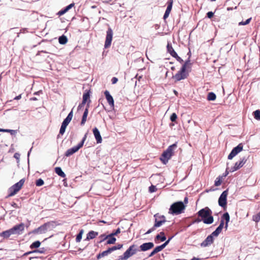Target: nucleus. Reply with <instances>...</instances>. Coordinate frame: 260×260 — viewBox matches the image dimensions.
Listing matches in <instances>:
<instances>
[{
	"label": "nucleus",
	"instance_id": "nucleus-40",
	"mask_svg": "<svg viewBox=\"0 0 260 260\" xmlns=\"http://www.w3.org/2000/svg\"><path fill=\"white\" fill-rule=\"evenodd\" d=\"M44 183V181L42 179H39L36 181V185L37 186H41L43 185Z\"/></svg>",
	"mask_w": 260,
	"mask_h": 260
},
{
	"label": "nucleus",
	"instance_id": "nucleus-61",
	"mask_svg": "<svg viewBox=\"0 0 260 260\" xmlns=\"http://www.w3.org/2000/svg\"><path fill=\"white\" fill-rule=\"evenodd\" d=\"M183 203L186 206V204L188 203V198L187 197L184 198V202Z\"/></svg>",
	"mask_w": 260,
	"mask_h": 260
},
{
	"label": "nucleus",
	"instance_id": "nucleus-56",
	"mask_svg": "<svg viewBox=\"0 0 260 260\" xmlns=\"http://www.w3.org/2000/svg\"><path fill=\"white\" fill-rule=\"evenodd\" d=\"M214 15V13L212 12H208L207 14V17L209 18H211Z\"/></svg>",
	"mask_w": 260,
	"mask_h": 260
},
{
	"label": "nucleus",
	"instance_id": "nucleus-62",
	"mask_svg": "<svg viewBox=\"0 0 260 260\" xmlns=\"http://www.w3.org/2000/svg\"><path fill=\"white\" fill-rule=\"evenodd\" d=\"M177 60L179 61L180 63H182L183 61V60L179 57V56H177L176 58Z\"/></svg>",
	"mask_w": 260,
	"mask_h": 260
},
{
	"label": "nucleus",
	"instance_id": "nucleus-30",
	"mask_svg": "<svg viewBox=\"0 0 260 260\" xmlns=\"http://www.w3.org/2000/svg\"><path fill=\"white\" fill-rule=\"evenodd\" d=\"M160 240L161 241H164L166 240V237L165 236V233L163 232L160 233V234L156 235L155 240Z\"/></svg>",
	"mask_w": 260,
	"mask_h": 260
},
{
	"label": "nucleus",
	"instance_id": "nucleus-34",
	"mask_svg": "<svg viewBox=\"0 0 260 260\" xmlns=\"http://www.w3.org/2000/svg\"><path fill=\"white\" fill-rule=\"evenodd\" d=\"M252 219L256 222L260 221V212L253 215L252 217Z\"/></svg>",
	"mask_w": 260,
	"mask_h": 260
},
{
	"label": "nucleus",
	"instance_id": "nucleus-18",
	"mask_svg": "<svg viewBox=\"0 0 260 260\" xmlns=\"http://www.w3.org/2000/svg\"><path fill=\"white\" fill-rule=\"evenodd\" d=\"M93 133L98 143H101L102 141V138L100 133L96 127L93 129Z\"/></svg>",
	"mask_w": 260,
	"mask_h": 260
},
{
	"label": "nucleus",
	"instance_id": "nucleus-26",
	"mask_svg": "<svg viewBox=\"0 0 260 260\" xmlns=\"http://www.w3.org/2000/svg\"><path fill=\"white\" fill-rule=\"evenodd\" d=\"M191 63L190 62V60L188 59L186 60L184 63L183 64L181 69H182V71L185 70L188 72V69L190 68Z\"/></svg>",
	"mask_w": 260,
	"mask_h": 260
},
{
	"label": "nucleus",
	"instance_id": "nucleus-13",
	"mask_svg": "<svg viewBox=\"0 0 260 260\" xmlns=\"http://www.w3.org/2000/svg\"><path fill=\"white\" fill-rule=\"evenodd\" d=\"M213 236H212L211 235H210L202 243H201V246L203 247L209 246L213 243Z\"/></svg>",
	"mask_w": 260,
	"mask_h": 260
},
{
	"label": "nucleus",
	"instance_id": "nucleus-31",
	"mask_svg": "<svg viewBox=\"0 0 260 260\" xmlns=\"http://www.w3.org/2000/svg\"><path fill=\"white\" fill-rule=\"evenodd\" d=\"M58 41L60 44H65L67 43L68 39L66 36L62 35L59 38Z\"/></svg>",
	"mask_w": 260,
	"mask_h": 260
},
{
	"label": "nucleus",
	"instance_id": "nucleus-54",
	"mask_svg": "<svg viewBox=\"0 0 260 260\" xmlns=\"http://www.w3.org/2000/svg\"><path fill=\"white\" fill-rule=\"evenodd\" d=\"M221 181L220 180V179H218V180L217 179L216 180H215V185L216 186H218L221 184Z\"/></svg>",
	"mask_w": 260,
	"mask_h": 260
},
{
	"label": "nucleus",
	"instance_id": "nucleus-36",
	"mask_svg": "<svg viewBox=\"0 0 260 260\" xmlns=\"http://www.w3.org/2000/svg\"><path fill=\"white\" fill-rule=\"evenodd\" d=\"M253 113L254 118L258 120H260V111L258 110H256Z\"/></svg>",
	"mask_w": 260,
	"mask_h": 260
},
{
	"label": "nucleus",
	"instance_id": "nucleus-6",
	"mask_svg": "<svg viewBox=\"0 0 260 260\" xmlns=\"http://www.w3.org/2000/svg\"><path fill=\"white\" fill-rule=\"evenodd\" d=\"M187 76L188 71L185 70L182 71V69H181L173 77V78L175 79L176 81H179L181 80L186 78Z\"/></svg>",
	"mask_w": 260,
	"mask_h": 260
},
{
	"label": "nucleus",
	"instance_id": "nucleus-5",
	"mask_svg": "<svg viewBox=\"0 0 260 260\" xmlns=\"http://www.w3.org/2000/svg\"><path fill=\"white\" fill-rule=\"evenodd\" d=\"M24 180L22 179L18 182L15 183L14 185L11 186L9 189V196L12 197L16 194L17 192L19 191L21 188L22 186L24 184Z\"/></svg>",
	"mask_w": 260,
	"mask_h": 260
},
{
	"label": "nucleus",
	"instance_id": "nucleus-3",
	"mask_svg": "<svg viewBox=\"0 0 260 260\" xmlns=\"http://www.w3.org/2000/svg\"><path fill=\"white\" fill-rule=\"evenodd\" d=\"M177 148V144L176 143L170 146L168 149L163 152L160 159L164 164H166L169 159H170L171 156L174 154V150Z\"/></svg>",
	"mask_w": 260,
	"mask_h": 260
},
{
	"label": "nucleus",
	"instance_id": "nucleus-4",
	"mask_svg": "<svg viewBox=\"0 0 260 260\" xmlns=\"http://www.w3.org/2000/svg\"><path fill=\"white\" fill-rule=\"evenodd\" d=\"M54 224L51 222H47L37 228L31 232L34 234H43L50 231L53 228Z\"/></svg>",
	"mask_w": 260,
	"mask_h": 260
},
{
	"label": "nucleus",
	"instance_id": "nucleus-46",
	"mask_svg": "<svg viewBox=\"0 0 260 260\" xmlns=\"http://www.w3.org/2000/svg\"><path fill=\"white\" fill-rule=\"evenodd\" d=\"M177 118V116L176 113H173L170 117V119L172 122L175 121Z\"/></svg>",
	"mask_w": 260,
	"mask_h": 260
},
{
	"label": "nucleus",
	"instance_id": "nucleus-21",
	"mask_svg": "<svg viewBox=\"0 0 260 260\" xmlns=\"http://www.w3.org/2000/svg\"><path fill=\"white\" fill-rule=\"evenodd\" d=\"M88 107H89V105H88V104H87V106L86 108V109H85V111L84 112V113H83V115L82 116V120L81 122V125H84L85 122L86 121L88 113Z\"/></svg>",
	"mask_w": 260,
	"mask_h": 260
},
{
	"label": "nucleus",
	"instance_id": "nucleus-59",
	"mask_svg": "<svg viewBox=\"0 0 260 260\" xmlns=\"http://www.w3.org/2000/svg\"><path fill=\"white\" fill-rule=\"evenodd\" d=\"M118 81V79L116 77H113L112 79V84H115L117 83V82Z\"/></svg>",
	"mask_w": 260,
	"mask_h": 260
},
{
	"label": "nucleus",
	"instance_id": "nucleus-24",
	"mask_svg": "<svg viewBox=\"0 0 260 260\" xmlns=\"http://www.w3.org/2000/svg\"><path fill=\"white\" fill-rule=\"evenodd\" d=\"M222 218L223 220V219L225 220V229L226 230L228 229V223L230 221V215L228 212H226L224 213L222 215Z\"/></svg>",
	"mask_w": 260,
	"mask_h": 260
},
{
	"label": "nucleus",
	"instance_id": "nucleus-41",
	"mask_svg": "<svg viewBox=\"0 0 260 260\" xmlns=\"http://www.w3.org/2000/svg\"><path fill=\"white\" fill-rule=\"evenodd\" d=\"M89 93L88 92L84 93L83 95V100L87 101L89 99Z\"/></svg>",
	"mask_w": 260,
	"mask_h": 260
},
{
	"label": "nucleus",
	"instance_id": "nucleus-48",
	"mask_svg": "<svg viewBox=\"0 0 260 260\" xmlns=\"http://www.w3.org/2000/svg\"><path fill=\"white\" fill-rule=\"evenodd\" d=\"M87 135V133L85 134V135H84V137L83 138V139L82 140V141L80 143L78 144L79 145H81V147H82V146H83V144L84 143V142H85V141L86 139Z\"/></svg>",
	"mask_w": 260,
	"mask_h": 260
},
{
	"label": "nucleus",
	"instance_id": "nucleus-7",
	"mask_svg": "<svg viewBox=\"0 0 260 260\" xmlns=\"http://www.w3.org/2000/svg\"><path fill=\"white\" fill-rule=\"evenodd\" d=\"M243 145L242 143H240L237 146L234 148L231 153L228 155V159H232L235 157L236 155H237L239 153H240L243 150Z\"/></svg>",
	"mask_w": 260,
	"mask_h": 260
},
{
	"label": "nucleus",
	"instance_id": "nucleus-25",
	"mask_svg": "<svg viewBox=\"0 0 260 260\" xmlns=\"http://www.w3.org/2000/svg\"><path fill=\"white\" fill-rule=\"evenodd\" d=\"M13 233L11 229L3 232L0 234V236L5 238H8Z\"/></svg>",
	"mask_w": 260,
	"mask_h": 260
},
{
	"label": "nucleus",
	"instance_id": "nucleus-1",
	"mask_svg": "<svg viewBox=\"0 0 260 260\" xmlns=\"http://www.w3.org/2000/svg\"><path fill=\"white\" fill-rule=\"evenodd\" d=\"M212 213V211L208 207H205L198 212V216L202 218L205 224H211L213 222L214 219Z\"/></svg>",
	"mask_w": 260,
	"mask_h": 260
},
{
	"label": "nucleus",
	"instance_id": "nucleus-64",
	"mask_svg": "<svg viewBox=\"0 0 260 260\" xmlns=\"http://www.w3.org/2000/svg\"><path fill=\"white\" fill-rule=\"evenodd\" d=\"M21 95L20 94V95H18V96H16L14 99V100H18L20 99H21Z\"/></svg>",
	"mask_w": 260,
	"mask_h": 260
},
{
	"label": "nucleus",
	"instance_id": "nucleus-19",
	"mask_svg": "<svg viewBox=\"0 0 260 260\" xmlns=\"http://www.w3.org/2000/svg\"><path fill=\"white\" fill-rule=\"evenodd\" d=\"M161 220H158V218L155 219V223L154 224V228L156 229V228L160 226L163 223H164L166 221V217H161Z\"/></svg>",
	"mask_w": 260,
	"mask_h": 260
},
{
	"label": "nucleus",
	"instance_id": "nucleus-22",
	"mask_svg": "<svg viewBox=\"0 0 260 260\" xmlns=\"http://www.w3.org/2000/svg\"><path fill=\"white\" fill-rule=\"evenodd\" d=\"M74 6V4L72 3L68 5L67 7H66L64 9L59 11L58 12V15L59 16H61L65 14L67 12H68L70 9H71L72 7H73Z\"/></svg>",
	"mask_w": 260,
	"mask_h": 260
},
{
	"label": "nucleus",
	"instance_id": "nucleus-35",
	"mask_svg": "<svg viewBox=\"0 0 260 260\" xmlns=\"http://www.w3.org/2000/svg\"><path fill=\"white\" fill-rule=\"evenodd\" d=\"M122 246L123 245L122 244H118L117 246H113L111 248H109V249L111 252H112L114 250L121 249L122 247Z\"/></svg>",
	"mask_w": 260,
	"mask_h": 260
},
{
	"label": "nucleus",
	"instance_id": "nucleus-44",
	"mask_svg": "<svg viewBox=\"0 0 260 260\" xmlns=\"http://www.w3.org/2000/svg\"><path fill=\"white\" fill-rule=\"evenodd\" d=\"M99 238L101 239L100 242L101 243L103 241H104V240H105L106 239H108V236H106V235H104V234L101 235L99 237Z\"/></svg>",
	"mask_w": 260,
	"mask_h": 260
},
{
	"label": "nucleus",
	"instance_id": "nucleus-57",
	"mask_svg": "<svg viewBox=\"0 0 260 260\" xmlns=\"http://www.w3.org/2000/svg\"><path fill=\"white\" fill-rule=\"evenodd\" d=\"M167 48L169 52L171 54V52L172 51V50H174L173 48L171 46H170L169 44H168Z\"/></svg>",
	"mask_w": 260,
	"mask_h": 260
},
{
	"label": "nucleus",
	"instance_id": "nucleus-14",
	"mask_svg": "<svg viewBox=\"0 0 260 260\" xmlns=\"http://www.w3.org/2000/svg\"><path fill=\"white\" fill-rule=\"evenodd\" d=\"M81 148V145L78 144L77 146L68 149L66 152L65 155L67 157H69L77 152Z\"/></svg>",
	"mask_w": 260,
	"mask_h": 260
},
{
	"label": "nucleus",
	"instance_id": "nucleus-28",
	"mask_svg": "<svg viewBox=\"0 0 260 260\" xmlns=\"http://www.w3.org/2000/svg\"><path fill=\"white\" fill-rule=\"evenodd\" d=\"M111 253L110 249L109 248L108 249H107V250H105V251H104L103 252H102V253H99L98 255H97V258L98 259H100L101 258V257H104V256H107L108 254H109V253Z\"/></svg>",
	"mask_w": 260,
	"mask_h": 260
},
{
	"label": "nucleus",
	"instance_id": "nucleus-50",
	"mask_svg": "<svg viewBox=\"0 0 260 260\" xmlns=\"http://www.w3.org/2000/svg\"><path fill=\"white\" fill-rule=\"evenodd\" d=\"M154 217H155V219L156 218H158V220H162L161 219V217H165V216L164 215H159V214H156L154 215Z\"/></svg>",
	"mask_w": 260,
	"mask_h": 260
},
{
	"label": "nucleus",
	"instance_id": "nucleus-53",
	"mask_svg": "<svg viewBox=\"0 0 260 260\" xmlns=\"http://www.w3.org/2000/svg\"><path fill=\"white\" fill-rule=\"evenodd\" d=\"M5 132H9L10 133L11 135H14L16 133V131L15 130H12V129H6V131H5Z\"/></svg>",
	"mask_w": 260,
	"mask_h": 260
},
{
	"label": "nucleus",
	"instance_id": "nucleus-27",
	"mask_svg": "<svg viewBox=\"0 0 260 260\" xmlns=\"http://www.w3.org/2000/svg\"><path fill=\"white\" fill-rule=\"evenodd\" d=\"M55 173L58 175H59V176L61 177H66V174H64V173L62 171L61 168L60 167H56L55 168Z\"/></svg>",
	"mask_w": 260,
	"mask_h": 260
},
{
	"label": "nucleus",
	"instance_id": "nucleus-52",
	"mask_svg": "<svg viewBox=\"0 0 260 260\" xmlns=\"http://www.w3.org/2000/svg\"><path fill=\"white\" fill-rule=\"evenodd\" d=\"M120 233V229H119V228H118V229H117L116 230V231L115 232H114V233H113L111 234V236H115V235H117L118 234H119V233Z\"/></svg>",
	"mask_w": 260,
	"mask_h": 260
},
{
	"label": "nucleus",
	"instance_id": "nucleus-32",
	"mask_svg": "<svg viewBox=\"0 0 260 260\" xmlns=\"http://www.w3.org/2000/svg\"><path fill=\"white\" fill-rule=\"evenodd\" d=\"M216 98L215 94L214 92H210L208 94L207 99L208 101H214Z\"/></svg>",
	"mask_w": 260,
	"mask_h": 260
},
{
	"label": "nucleus",
	"instance_id": "nucleus-33",
	"mask_svg": "<svg viewBox=\"0 0 260 260\" xmlns=\"http://www.w3.org/2000/svg\"><path fill=\"white\" fill-rule=\"evenodd\" d=\"M40 245H41L40 242L39 241H36L32 243V244L30 245V247L31 249L36 248H38L40 246Z\"/></svg>",
	"mask_w": 260,
	"mask_h": 260
},
{
	"label": "nucleus",
	"instance_id": "nucleus-60",
	"mask_svg": "<svg viewBox=\"0 0 260 260\" xmlns=\"http://www.w3.org/2000/svg\"><path fill=\"white\" fill-rule=\"evenodd\" d=\"M169 241L167 240V241H166L164 244H162L161 245L162 246V247L164 248H165L166 247V246L169 244Z\"/></svg>",
	"mask_w": 260,
	"mask_h": 260
},
{
	"label": "nucleus",
	"instance_id": "nucleus-20",
	"mask_svg": "<svg viewBox=\"0 0 260 260\" xmlns=\"http://www.w3.org/2000/svg\"><path fill=\"white\" fill-rule=\"evenodd\" d=\"M73 111H72L69 113V114H68L67 117L64 119V120L63 121L62 123L67 126L69 124V123L71 121V120L73 118Z\"/></svg>",
	"mask_w": 260,
	"mask_h": 260
},
{
	"label": "nucleus",
	"instance_id": "nucleus-29",
	"mask_svg": "<svg viewBox=\"0 0 260 260\" xmlns=\"http://www.w3.org/2000/svg\"><path fill=\"white\" fill-rule=\"evenodd\" d=\"M107 241V244H114L116 241V238L113 236H111V234L108 235V239Z\"/></svg>",
	"mask_w": 260,
	"mask_h": 260
},
{
	"label": "nucleus",
	"instance_id": "nucleus-51",
	"mask_svg": "<svg viewBox=\"0 0 260 260\" xmlns=\"http://www.w3.org/2000/svg\"><path fill=\"white\" fill-rule=\"evenodd\" d=\"M155 229H156L154 228V226H153L152 228H151V229H150L149 230L147 231V232L145 233V234H149L151 233H152V232H153L154 231H155Z\"/></svg>",
	"mask_w": 260,
	"mask_h": 260
},
{
	"label": "nucleus",
	"instance_id": "nucleus-17",
	"mask_svg": "<svg viewBox=\"0 0 260 260\" xmlns=\"http://www.w3.org/2000/svg\"><path fill=\"white\" fill-rule=\"evenodd\" d=\"M154 244L152 242L145 243L140 245V248L141 251H145L153 248Z\"/></svg>",
	"mask_w": 260,
	"mask_h": 260
},
{
	"label": "nucleus",
	"instance_id": "nucleus-58",
	"mask_svg": "<svg viewBox=\"0 0 260 260\" xmlns=\"http://www.w3.org/2000/svg\"><path fill=\"white\" fill-rule=\"evenodd\" d=\"M127 259L126 257H125V255L123 254V255L119 256V258L117 260H126Z\"/></svg>",
	"mask_w": 260,
	"mask_h": 260
},
{
	"label": "nucleus",
	"instance_id": "nucleus-8",
	"mask_svg": "<svg viewBox=\"0 0 260 260\" xmlns=\"http://www.w3.org/2000/svg\"><path fill=\"white\" fill-rule=\"evenodd\" d=\"M112 38L113 31L112 29L109 27L107 31L106 38L104 45L105 48H107L110 46Z\"/></svg>",
	"mask_w": 260,
	"mask_h": 260
},
{
	"label": "nucleus",
	"instance_id": "nucleus-42",
	"mask_svg": "<svg viewBox=\"0 0 260 260\" xmlns=\"http://www.w3.org/2000/svg\"><path fill=\"white\" fill-rule=\"evenodd\" d=\"M164 248L162 247V246L161 245H160L156 247L153 250H154V252H155V253H156L161 251Z\"/></svg>",
	"mask_w": 260,
	"mask_h": 260
},
{
	"label": "nucleus",
	"instance_id": "nucleus-9",
	"mask_svg": "<svg viewBox=\"0 0 260 260\" xmlns=\"http://www.w3.org/2000/svg\"><path fill=\"white\" fill-rule=\"evenodd\" d=\"M10 229L11 230L13 235H20L24 230V223H21L19 224L15 225Z\"/></svg>",
	"mask_w": 260,
	"mask_h": 260
},
{
	"label": "nucleus",
	"instance_id": "nucleus-45",
	"mask_svg": "<svg viewBox=\"0 0 260 260\" xmlns=\"http://www.w3.org/2000/svg\"><path fill=\"white\" fill-rule=\"evenodd\" d=\"M173 0H169V1L168 2V6H167V9H169L171 11L172 8V5H173Z\"/></svg>",
	"mask_w": 260,
	"mask_h": 260
},
{
	"label": "nucleus",
	"instance_id": "nucleus-16",
	"mask_svg": "<svg viewBox=\"0 0 260 260\" xmlns=\"http://www.w3.org/2000/svg\"><path fill=\"white\" fill-rule=\"evenodd\" d=\"M104 94L109 105L111 106V107L113 108L114 106V102L113 97L111 96L108 90H106L104 92Z\"/></svg>",
	"mask_w": 260,
	"mask_h": 260
},
{
	"label": "nucleus",
	"instance_id": "nucleus-10",
	"mask_svg": "<svg viewBox=\"0 0 260 260\" xmlns=\"http://www.w3.org/2000/svg\"><path fill=\"white\" fill-rule=\"evenodd\" d=\"M137 251V246L133 245L126 250L123 254L125 255V257L128 259L129 257L136 254Z\"/></svg>",
	"mask_w": 260,
	"mask_h": 260
},
{
	"label": "nucleus",
	"instance_id": "nucleus-63",
	"mask_svg": "<svg viewBox=\"0 0 260 260\" xmlns=\"http://www.w3.org/2000/svg\"><path fill=\"white\" fill-rule=\"evenodd\" d=\"M155 254H156L155 252H154V250H153L149 255V257H151L153 255H154Z\"/></svg>",
	"mask_w": 260,
	"mask_h": 260
},
{
	"label": "nucleus",
	"instance_id": "nucleus-47",
	"mask_svg": "<svg viewBox=\"0 0 260 260\" xmlns=\"http://www.w3.org/2000/svg\"><path fill=\"white\" fill-rule=\"evenodd\" d=\"M87 135V133L85 134V135H84V137L83 138V139L82 140V141L80 143L78 144L79 145H81V147H82V146H83V144L84 143V142H85V141L86 139Z\"/></svg>",
	"mask_w": 260,
	"mask_h": 260
},
{
	"label": "nucleus",
	"instance_id": "nucleus-43",
	"mask_svg": "<svg viewBox=\"0 0 260 260\" xmlns=\"http://www.w3.org/2000/svg\"><path fill=\"white\" fill-rule=\"evenodd\" d=\"M170 12H171V10H169V9H168L167 8V9L166 10V12L165 13V14L164 15V19H167L169 17Z\"/></svg>",
	"mask_w": 260,
	"mask_h": 260
},
{
	"label": "nucleus",
	"instance_id": "nucleus-55",
	"mask_svg": "<svg viewBox=\"0 0 260 260\" xmlns=\"http://www.w3.org/2000/svg\"><path fill=\"white\" fill-rule=\"evenodd\" d=\"M170 54L175 58H176L178 56L177 53L174 51V50H172Z\"/></svg>",
	"mask_w": 260,
	"mask_h": 260
},
{
	"label": "nucleus",
	"instance_id": "nucleus-2",
	"mask_svg": "<svg viewBox=\"0 0 260 260\" xmlns=\"http://www.w3.org/2000/svg\"><path fill=\"white\" fill-rule=\"evenodd\" d=\"M186 205L183 202L179 201L174 203L171 205L169 210V213L172 215H179L184 212Z\"/></svg>",
	"mask_w": 260,
	"mask_h": 260
},
{
	"label": "nucleus",
	"instance_id": "nucleus-11",
	"mask_svg": "<svg viewBox=\"0 0 260 260\" xmlns=\"http://www.w3.org/2000/svg\"><path fill=\"white\" fill-rule=\"evenodd\" d=\"M228 194V190L222 192L218 199L219 205L222 207H224L226 205V198Z\"/></svg>",
	"mask_w": 260,
	"mask_h": 260
},
{
	"label": "nucleus",
	"instance_id": "nucleus-38",
	"mask_svg": "<svg viewBox=\"0 0 260 260\" xmlns=\"http://www.w3.org/2000/svg\"><path fill=\"white\" fill-rule=\"evenodd\" d=\"M83 233V230H82L80 232V233L77 236L76 240L77 242H79L81 241V240L82 239V236Z\"/></svg>",
	"mask_w": 260,
	"mask_h": 260
},
{
	"label": "nucleus",
	"instance_id": "nucleus-23",
	"mask_svg": "<svg viewBox=\"0 0 260 260\" xmlns=\"http://www.w3.org/2000/svg\"><path fill=\"white\" fill-rule=\"evenodd\" d=\"M98 235V233L93 231H90L87 234L86 237L87 240L92 239Z\"/></svg>",
	"mask_w": 260,
	"mask_h": 260
},
{
	"label": "nucleus",
	"instance_id": "nucleus-49",
	"mask_svg": "<svg viewBox=\"0 0 260 260\" xmlns=\"http://www.w3.org/2000/svg\"><path fill=\"white\" fill-rule=\"evenodd\" d=\"M156 190V188L155 186L151 185V186L149 187V192H153L155 191Z\"/></svg>",
	"mask_w": 260,
	"mask_h": 260
},
{
	"label": "nucleus",
	"instance_id": "nucleus-37",
	"mask_svg": "<svg viewBox=\"0 0 260 260\" xmlns=\"http://www.w3.org/2000/svg\"><path fill=\"white\" fill-rule=\"evenodd\" d=\"M66 127H67V126L62 123L61 127L59 130V133L61 135H63L65 132Z\"/></svg>",
	"mask_w": 260,
	"mask_h": 260
},
{
	"label": "nucleus",
	"instance_id": "nucleus-15",
	"mask_svg": "<svg viewBox=\"0 0 260 260\" xmlns=\"http://www.w3.org/2000/svg\"><path fill=\"white\" fill-rule=\"evenodd\" d=\"M224 225V221L221 220L220 223L219 225L217 228V229L211 234L213 237H217L219 234L221 233Z\"/></svg>",
	"mask_w": 260,
	"mask_h": 260
},
{
	"label": "nucleus",
	"instance_id": "nucleus-39",
	"mask_svg": "<svg viewBox=\"0 0 260 260\" xmlns=\"http://www.w3.org/2000/svg\"><path fill=\"white\" fill-rule=\"evenodd\" d=\"M251 18L247 19L245 21H241L239 23V25H246L250 23Z\"/></svg>",
	"mask_w": 260,
	"mask_h": 260
},
{
	"label": "nucleus",
	"instance_id": "nucleus-12",
	"mask_svg": "<svg viewBox=\"0 0 260 260\" xmlns=\"http://www.w3.org/2000/svg\"><path fill=\"white\" fill-rule=\"evenodd\" d=\"M246 159L245 157H243L240 159L239 161L235 163L234 166L231 168L230 171L232 172H235L240 168H242L243 165L245 164Z\"/></svg>",
	"mask_w": 260,
	"mask_h": 260
}]
</instances>
